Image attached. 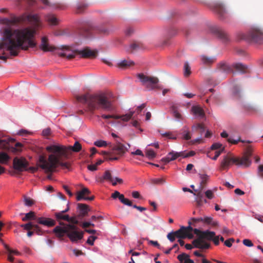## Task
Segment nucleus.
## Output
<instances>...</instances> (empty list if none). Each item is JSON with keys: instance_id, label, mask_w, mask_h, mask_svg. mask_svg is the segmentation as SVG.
Wrapping results in <instances>:
<instances>
[{"instance_id": "c85d7f7f", "label": "nucleus", "mask_w": 263, "mask_h": 263, "mask_svg": "<svg viewBox=\"0 0 263 263\" xmlns=\"http://www.w3.org/2000/svg\"><path fill=\"white\" fill-rule=\"evenodd\" d=\"M192 111L195 115L198 116L201 118H203L204 116L203 110L199 106H193L192 107Z\"/></svg>"}, {"instance_id": "f257e3e1", "label": "nucleus", "mask_w": 263, "mask_h": 263, "mask_svg": "<svg viewBox=\"0 0 263 263\" xmlns=\"http://www.w3.org/2000/svg\"><path fill=\"white\" fill-rule=\"evenodd\" d=\"M40 23L36 14L12 15L10 18H0V24L5 26L2 29L4 41L0 43V50L6 49L11 55L15 57L21 50L35 47V28L40 26Z\"/></svg>"}, {"instance_id": "dca6fc26", "label": "nucleus", "mask_w": 263, "mask_h": 263, "mask_svg": "<svg viewBox=\"0 0 263 263\" xmlns=\"http://www.w3.org/2000/svg\"><path fill=\"white\" fill-rule=\"evenodd\" d=\"M90 194V191L86 187L83 188L81 191L77 193L76 199L78 201L81 200H92L94 196L87 197V195Z\"/></svg>"}, {"instance_id": "20e7f679", "label": "nucleus", "mask_w": 263, "mask_h": 263, "mask_svg": "<svg viewBox=\"0 0 263 263\" xmlns=\"http://www.w3.org/2000/svg\"><path fill=\"white\" fill-rule=\"evenodd\" d=\"M71 170V165H12L9 172L11 175H14L25 171L34 173L40 170L49 174L60 171L66 173Z\"/></svg>"}, {"instance_id": "b1692460", "label": "nucleus", "mask_w": 263, "mask_h": 263, "mask_svg": "<svg viewBox=\"0 0 263 263\" xmlns=\"http://www.w3.org/2000/svg\"><path fill=\"white\" fill-rule=\"evenodd\" d=\"M170 110L171 114L173 115V116L177 119L182 120V116L181 114L180 113L178 107L176 105H172L170 108Z\"/></svg>"}, {"instance_id": "f8f14e48", "label": "nucleus", "mask_w": 263, "mask_h": 263, "mask_svg": "<svg viewBox=\"0 0 263 263\" xmlns=\"http://www.w3.org/2000/svg\"><path fill=\"white\" fill-rule=\"evenodd\" d=\"M241 39L248 40L253 42H259L263 40V32L258 29L252 28L247 35H242Z\"/></svg>"}, {"instance_id": "7ed1b4c3", "label": "nucleus", "mask_w": 263, "mask_h": 263, "mask_svg": "<svg viewBox=\"0 0 263 263\" xmlns=\"http://www.w3.org/2000/svg\"><path fill=\"white\" fill-rule=\"evenodd\" d=\"M76 99L78 102L87 104L90 110L99 108H102L108 111L113 109L110 101L104 93L96 95L86 94L82 96H76Z\"/></svg>"}, {"instance_id": "052dcab7", "label": "nucleus", "mask_w": 263, "mask_h": 263, "mask_svg": "<svg viewBox=\"0 0 263 263\" xmlns=\"http://www.w3.org/2000/svg\"><path fill=\"white\" fill-rule=\"evenodd\" d=\"M167 238L170 240V241L173 242L175 238L176 237V235L175 234V232L170 233L167 235Z\"/></svg>"}, {"instance_id": "e2e57ef3", "label": "nucleus", "mask_w": 263, "mask_h": 263, "mask_svg": "<svg viewBox=\"0 0 263 263\" xmlns=\"http://www.w3.org/2000/svg\"><path fill=\"white\" fill-rule=\"evenodd\" d=\"M211 240H212L215 245H218L219 243V236L214 235Z\"/></svg>"}, {"instance_id": "79ce46f5", "label": "nucleus", "mask_w": 263, "mask_h": 263, "mask_svg": "<svg viewBox=\"0 0 263 263\" xmlns=\"http://www.w3.org/2000/svg\"><path fill=\"white\" fill-rule=\"evenodd\" d=\"M201 61L204 64L209 65L213 63L214 59L210 57L202 55L201 57Z\"/></svg>"}, {"instance_id": "7c9ffc66", "label": "nucleus", "mask_w": 263, "mask_h": 263, "mask_svg": "<svg viewBox=\"0 0 263 263\" xmlns=\"http://www.w3.org/2000/svg\"><path fill=\"white\" fill-rule=\"evenodd\" d=\"M15 141V140L13 142H10L9 143V148L8 149H4L5 150H9V149H11V152H13V153H18V152H21L22 151V147L23 146V145L20 142H16L15 144V146L14 147H10V143H14V142Z\"/></svg>"}, {"instance_id": "864d4df0", "label": "nucleus", "mask_w": 263, "mask_h": 263, "mask_svg": "<svg viewBox=\"0 0 263 263\" xmlns=\"http://www.w3.org/2000/svg\"><path fill=\"white\" fill-rule=\"evenodd\" d=\"M33 231L35 233L39 235H41L43 234V231L40 228V227L37 224H34L33 227Z\"/></svg>"}, {"instance_id": "39448f33", "label": "nucleus", "mask_w": 263, "mask_h": 263, "mask_svg": "<svg viewBox=\"0 0 263 263\" xmlns=\"http://www.w3.org/2000/svg\"><path fill=\"white\" fill-rule=\"evenodd\" d=\"M259 160V157L253 154L252 148L248 146L242 157L239 158L234 156L232 154H228L223 158V162L221 164H250L253 163H257Z\"/></svg>"}, {"instance_id": "a878e982", "label": "nucleus", "mask_w": 263, "mask_h": 263, "mask_svg": "<svg viewBox=\"0 0 263 263\" xmlns=\"http://www.w3.org/2000/svg\"><path fill=\"white\" fill-rule=\"evenodd\" d=\"M46 21L52 25H57L59 24V20L56 16L52 14H49L46 16Z\"/></svg>"}, {"instance_id": "ddd939ff", "label": "nucleus", "mask_w": 263, "mask_h": 263, "mask_svg": "<svg viewBox=\"0 0 263 263\" xmlns=\"http://www.w3.org/2000/svg\"><path fill=\"white\" fill-rule=\"evenodd\" d=\"M84 232L74 224H70L67 236L72 242H78L83 237Z\"/></svg>"}, {"instance_id": "ea45409f", "label": "nucleus", "mask_w": 263, "mask_h": 263, "mask_svg": "<svg viewBox=\"0 0 263 263\" xmlns=\"http://www.w3.org/2000/svg\"><path fill=\"white\" fill-rule=\"evenodd\" d=\"M232 95L235 99L239 100L241 98L240 91L238 86H234L232 89Z\"/></svg>"}, {"instance_id": "a18cd8bd", "label": "nucleus", "mask_w": 263, "mask_h": 263, "mask_svg": "<svg viewBox=\"0 0 263 263\" xmlns=\"http://www.w3.org/2000/svg\"><path fill=\"white\" fill-rule=\"evenodd\" d=\"M32 219H35V214L33 212H30L26 214L25 216L22 218V220L25 221Z\"/></svg>"}, {"instance_id": "603ef678", "label": "nucleus", "mask_w": 263, "mask_h": 263, "mask_svg": "<svg viewBox=\"0 0 263 263\" xmlns=\"http://www.w3.org/2000/svg\"><path fill=\"white\" fill-rule=\"evenodd\" d=\"M24 202L25 205L27 206H30L33 204V200L26 196L24 197Z\"/></svg>"}, {"instance_id": "9b49d317", "label": "nucleus", "mask_w": 263, "mask_h": 263, "mask_svg": "<svg viewBox=\"0 0 263 263\" xmlns=\"http://www.w3.org/2000/svg\"><path fill=\"white\" fill-rule=\"evenodd\" d=\"M195 152L193 151H190L189 152L185 151L181 152H175L172 151L169 153L166 156V157L163 158L162 160L165 163H168L170 161L176 160L177 158H184L193 156L195 155Z\"/></svg>"}, {"instance_id": "72a5a7b5", "label": "nucleus", "mask_w": 263, "mask_h": 263, "mask_svg": "<svg viewBox=\"0 0 263 263\" xmlns=\"http://www.w3.org/2000/svg\"><path fill=\"white\" fill-rule=\"evenodd\" d=\"M218 69L221 72L229 73L232 71L230 66L224 63H220L218 65Z\"/></svg>"}, {"instance_id": "c9c22d12", "label": "nucleus", "mask_w": 263, "mask_h": 263, "mask_svg": "<svg viewBox=\"0 0 263 263\" xmlns=\"http://www.w3.org/2000/svg\"><path fill=\"white\" fill-rule=\"evenodd\" d=\"M192 130L193 131L198 132L199 134L202 135L204 132L205 128L204 124L198 123L192 126Z\"/></svg>"}, {"instance_id": "aec40b11", "label": "nucleus", "mask_w": 263, "mask_h": 263, "mask_svg": "<svg viewBox=\"0 0 263 263\" xmlns=\"http://www.w3.org/2000/svg\"><path fill=\"white\" fill-rule=\"evenodd\" d=\"M68 204H69V202H67V208L65 210H63V211H61L58 213H56L55 214V216L57 219H58V220L63 219V220H66L68 222H73V221H74L73 218L70 217L68 215L64 214V213L67 212L69 210Z\"/></svg>"}, {"instance_id": "13d9d810", "label": "nucleus", "mask_w": 263, "mask_h": 263, "mask_svg": "<svg viewBox=\"0 0 263 263\" xmlns=\"http://www.w3.org/2000/svg\"><path fill=\"white\" fill-rule=\"evenodd\" d=\"M33 225L34 224H33L32 223L29 222L28 223L21 225V227L23 228L24 229L26 230L29 231L31 229H33Z\"/></svg>"}, {"instance_id": "6e6552de", "label": "nucleus", "mask_w": 263, "mask_h": 263, "mask_svg": "<svg viewBox=\"0 0 263 263\" xmlns=\"http://www.w3.org/2000/svg\"><path fill=\"white\" fill-rule=\"evenodd\" d=\"M66 49L64 51L59 53L60 55L62 57H66L67 59L70 60L74 58L75 53L81 55L82 58H94L96 57L98 51L97 50H92L89 48H85L81 50H76L74 52L72 51L70 52L68 48L64 47Z\"/></svg>"}, {"instance_id": "f3484780", "label": "nucleus", "mask_w": 263, "mask_h": 263, "mask_svg": "<svg viewBox=\"0 0 263 263\" xmlns=\"http://www.w3.org/2000/svg\"><path fill=\"white\" fill-rule=\"evenodd\" d=\"M134 112H135L134 111H130L128 114L123 115V116L102 115L101 116V117L104 119H121L122 121L127 122V121H129L130 119H132Z\"/></svg>"}, {"instance_id": "4c0bfd02", "label": "nucleus", "mask_w": 263, "mask_h": 263, "mask_svg": "<svg viewBox=\"0 0 263 263\" xmlns=\"http://www.w3.org/2000/svg\"><path fill=\"white\" fill-rule=\"evenodd\" d=\"M156 156V153L151 149H146L145 151L144 158L152 160Z\"/></svg>"}, {"instance_id": "a19ab883", "label": "nucleus", "mask_w": 263, "mask_h": 263, "mask_svg": "<svg viewBox=\"0 0 263 263\" xmlns=\"http://www.w3.org/2000/svg\"><path fill=\"white\" fill-rule=\"evenodd\" d=\"M143 48V45L141 43L134 42L132 43L130 46V51L131 52L137 51Z\"/></svg>"}, {"instance_id": "69168bd1", "label": "nucleus", "mask_w": 263, "mask_h": 263, "mask_svg": "<svg viewBox=\"0 0 263 263\" xmlns=\"http://www.w3.org/2000/svg\"><path fill=\"white\" fill-rule=\"evenodd\" d=\"M234 241V240L233 238L229 239L224 241V245L228 247H231Z\"/></svg>"}, {"instance_id": "0e129e2a", "label": "nucleus", "mask_w": 263, "mask_h": 263, "mask_svg": "<svg viewBox=\"0 0 263 263\" xmlns=\"http://www.w3.org/2000/svg\"><path fill=\"white\" fill-rule=\"evenodd\" d=\"M205 196L209 199H212L214 197L213 192L212 191L209 190L205 193Z\"/></svg>"}, {"instance_id": "c756f323", "label": "nucleus", "mask_w": 263, "mask_h": 263, "mask_svg": "<svg viewBox=\"0 0 263 263\" xmlns=\"http://www.w3.org/2000/svg\"><path fill=\"white\" fill-rule=\"evenodd\" d=\"M177 258L180 261L184 262V263H194V261L190 258L189 255L185 253L179 255Z\"/></svg>"}, {"instance_id": "6e6d98bb", "label": "nucleus", "mask_w": 263, "mask_h": 263, "mask_svg": "<svg viewBox=\"0 0 263 263\" xmlns=\"http://www.w3.org/2000/svg\"><path fill=\"white\" fill-rule=\"evenodd\" d=\"M185 173L194 174L196 173V170L194 168V165H186Z\"/></svg>"}, {"instance_id": "4d7b16f0", "label": "nucleus", "mask_w": 263, "mask_h": 263, "mask_svg": "<svg viewBox=\"0 0 263 263\" xmlns=\"http://www.w3.org/2000/svg\"><path fill=\"white\" fill-rule=\"evenodd\" d=\"M199 175L200 176V178L201 180V183L204 184L206 183V182L209 180V176H208L206 174H199Z\"/></svg>"}, {"instance_id": "0eeeda50", "label": "nucleus", "mask_w": 263, "mask_h": 263, "mask_svg": "<svg viewBox=\"0 0 263 263\" xmlns=\"http://www.w3.org/2000/svg\"><path fill=\"white\" fill-rule=\"evenodd\" d=\"M109 145L112 152L110 153L103 152L104 159L98 160L94 164H101L104 162V160L107 162H113L118 160L127 151L126 147L122 143H118L114 146L110 144Z\"/></svg>"}, {"instance_id": "423d86ee", "label": "nucleus", "mask_w": 263, "mask_h": 263, "mask_svg": "<svg viewBox=\"0 0 263 263\" xmlns=\"http://www.w3.org/2000/svg\"><path fill=\"white\" fill-rule=\"evenodd\" d=\"M196 238L192 241L194 248L200 249H207L210 247L209 241L215 235V232L209 230L202 231L197 229L193 230Z\"/></svg>"}, {"instance_id": "473e14b6", "label": "nucleus", "mask_w": 263, "mask_h": 263, "mask_svg": "<svg viewBox=\"0 0 263 263\" xmlns=\"http://www.w3.org/2000/svg\"><path fill=\"white\" fill-rule=\"evenodd\" d=\"M89 6L88 4L85 3H79L77 5L76 13H83Z\"/></svg>"}, {"instance_id": "680f3d73", "label": "nucleus", "mask_w": 263, "mask_h": 263, "mask_svg": "<svg viewBox=\"0 0 263 263\" xmlns=\"http://www.w3.org/2000/svg\"><path fill=\"white\" fill-rule=\"evenodd\" d=\"M243 243L245 246L248 247H251L253 246V243L252 242L248 239H245L243 240Z\"/></svg>"}, {"instance_id": "37998d69", "label": "nucleus", "mask_w": 263, "mask_h": 263, "mask_svg": "<svg viewBox=\"0 0 263 263\" xmlns=\"http://www.w3.org/2000/svg\"><path fill=\"white\" fill-rule=\"evenodd\" d=\"M10 159L9 155L5 152H0V163L7 162Z\"/></svg>"}, {"instance_id": "9d476101", "label": "nucleus", "mask_w": 263, "mask_h": 263, "mask_svg": "<svg viewBox=\"0 0 263 263\" xmlns=\"http://www.w3.org/2000/svg\"><path fill=\"white\" fill-rule=\"evenodd\" d=\"M138 77L143 84L146 85L148 89H161V87L158 85L159 80L157 78L146 76L143 73L139 74Z\"/></svg>"}, {"instance_id": "8fccbe9b", "label": "nucleus", "mask_w": 263, "mask_h": 263, "mask_svg": "<svg viewBox=\"0 0 263 263\" xmlns=\"http://www.w3.org/2000/svg\"><path fill=\"white\" fill-rule=\"evenodd\" d=\"M191 74V68L188 63H185L184 65V74L187 77Z\"/></svg>"}, {"instance_id": "cd10ccee", "label": "nucleus", "mask_w": 263, "mask_h": 263, "mask_svg": "<svg viewBox=\"0 0 263 263\" xmlns=\"http://www.w3.org/2000/svg\"><path fill=\"white\" fill-rule=\"evenodd\" d=\"M234 68L240 73H247L248 71L247 67L241 63H236L233 65Z\"/></svg>"}, {"instance_id": "2eb2a0df", "label": "nucleus", "mask_w": 263, "mask_h": 263, "mask_svg": "<svg viewBox=\"0 0 263 263\" xmlns=\"http://www.w3.org/2000/svg\"><path fill=\"white\" fill-rule=\"evenodd\" d=\"M70 224H65L60 222L59 226H56L53 229V232L58 237H62L65 235H68Z\"/></svg>"}, {"instance_id": "c03bdc74", "label": "nucleus", "mask_w": 263, "mask_h": 263, "mask_svg": "<svg viewBox=\"0 0 263 263\" xmlns=\"http://www.w3.org/2000/svg\"><path fill=\"white\" fill-rule=\"evenodd\" d=\"M4 246L9 254H11V255L14 254L17 256H20L21 254V253L16 250L11 249L7 245L4 243Z\"/></svg>"}, {"instance_id": "bb28decb", "label": "nucleus", "mask_w": 263, "mask_h": 263, "mask_svg": "<svg viewBox=\"0 0 263 263\" xmlns=\"http://www.w3.org/2000/svg\"><path fill=\"white\" fill-rule=\"evenodd\" d=\"M201 222L211 226H216L218 225V222L213 219L212 217L204 216L203 219H201Z\"/></svg>"}, {"instance_id": "f03ea898", "label": "nucleus", "mask_w": 263, "mask_h": 263, "mask_svg": "<svg viewBox=\"0 0 263 263\" xmlns=\"http://www.w3.org/2000/svg\"><path fill=\"white\" fill-rule=\"evenodd\" d=\"M81 149L82 145L78 141H76L73 146L51 144L46 147V150L49 153L50 164H68L66 161L70 158L72 153L79 152Z\"/></svg>"}, {"instance_id": "bf43d9fd", "label": "nucleus", "mask_w": 263, "mask_h": 263, "mask_svg": "<svg viewBox=\"0 0 263 263\" xmlns=\"http://www.w3.org/2000/svg\"><path fill=\"white\" fill-rule=\"evenodd\" d=\"M97 238V237L96 236H90L87 240V243L90 246H93L94 245V241Z\"/></svg>"}, {"instance_id": "412c9836", "label": "nucleus", "mask_w": 263, "mask_h": 263, "mask_svg": "<svg viewBox=\"0 0 263 263\" xmlns=\"http://www.w3.org/2000/svg\"><path fill=\"white\" fill-rule=\"evenodd\" d=\"M211 150L214 151V156L212 158L213 160H216L220 154L224 151V147L219 143H215L211 146Z\"/></svg>"}, {"instance_id": "49530a36", "label": "nucleus", "mask_w": 263, "mask_h": 263, "mask_svg": "<svg viewBox=\"0 0 263 263\" xmlns=\"http://www.w3.org/2000/svg\"><path fill=\"white\" fill-rule=\"evenodd\" d=\"M94 145L96 146L101 147H105L108 145V144L106 141L100 140L96 141L94 142Z\"/></svg>"}, {"instance_id": "f704fd0d", "label": "nucleus", "mask_w": 263, "mask_h": 263, "mask_svg": "<svg viewBox=\"0 0 263 263\" xmlns=\"http://www.w3.org/2000/svg\"><path fill=\"white\" fill-rule=\"evenodd\" d=\"M134 65V63L133 61L124 60L120 61L118 64V66L121 68H127Z\"/></svg>"}, {"instance_id": "3c124183", "label": "nucleus", "mask_w": 263, "mask_h": 263, "mask_svg": "<svg viewBox=\"0 0 263 263\" xmlns=\"http://www.w3.org/2000/svg\"><path fill=\"white\" fill-rule=\"evenodd\" d=\"M110 182L111 183L112 185L115 186L118 183L122 184L123 183V180L121 178L115 177L114 178H112Z\"/></svg>"}, {"instance_id": "1a4fd4ad", "label": "nucleus", "mask_w": 263, "mask_h": 263, "mask_svg": "<svg viewBox=\"0 0 263 263\" xmlns=\"http://www.w3.org/2000/svg\"><path fill=\"white\" fill-rule=\"evenodd\" d=\"M113 29H109L103 25L93 27L92 26L88 24L81 28L80 30V33L84 37H88L92 32H96L103 34H108Z\"/></svg>"}, {"instance_id": "774afa93", "label": "nucleus", "mask_w": 263, "mask_h": 263, "mask_svg": "<svg viewBox=\"0 0 263 263\" xmlns=\"http://www.w3.org/2000/svg\"><path fill=\"white\" fill-rule=\"evenodd\" d=\"M132 155H136L142 156L143 158H144V154L143 152L139 149H137L135 152L132 153Z\"/></svg>"}, {"instance_id": "5fc2aeb1", "label": "nucleus", "mask_w": 263, "mask_h": 263, "mask_svg": "<svg viewBox=\"0 0 263 263\" xmlns=\"http://www.w3.org/2000/svg\"><path fill=\"white\" fill-rule=\"evenodd\" d=\"M24 159H20L17 158H15L13 160V164H28V163L24 161Z\"/></svg>"}, {"instance_id": "338daca9", "label": "nucleus", "mask_w": 263, "mask_h": 263, "mask_svg": "<svg viewBox=\"0 0 263 263\" xmlns=\"http://www.w3.org/2000/svg\"><path fill=\"white\" fill-rule=\"evenodd\" d=\"M123 196V194H121L118 191H116L113 194H112L111 197L114 199L118 198L120 200V196Z\"/></svg>"}, {"instance_id": "58836bf2", "label": "nucleus", "mask_w": 263, "mask_h": 263, "mask_svg": "<svg viewBox=\"0 0 263 263\" xmlns=\"http://www.w3.org/2000/svg\"><path fill=\"white\" fill-rule=\"evenodd\" d=\"M78 209L79 210L80 214L82 215L86 214L88 211V206L85 204L79 203L78 204Z\"/></svg>"}, {"instance_id": "5701e85b", "label": "nucleus", "mask_w": 263, "mask_h": 263, "mask_svg": "<svg viewBox=\"0 0 263 263\" xmlns=\"http://www.w3.org/2000/svg\"><path fill=\"white\" fill-rule=\"evenodd\" d=\"M37 222L47 227H52L55 224V221L53 220L45 217L38 218Z\"/></svg>"}, {"instance_id": "2f4dec72", "label": "nucleus", "mask_w": 263, "mask_h": 263, "mask_svg": "<svg viewBox=\"0 0 263 263\" xmlns=\"http://www.w3.org/2000/svg\"><path fill=\"white\" fill-rule=\"evenodd\" d=\"M181 134L182 135L183 138L186 140H189L191 139V136L190 132L189 131V127L186 126L183 127V128L181 130Z\"/></svg>"}, {"instance_id": "a211bd4d", "label": "nucleus", "mask_w": 263, "mask_h": 263, "mask_svg": "<svg viewBox=\"0 0 263 263\" xmlns=\"http://www.w3.org/2000/svg\"><path fill=\"white\" fill-rule=\"evenodd\" d=\"M213 7L214 11L219 15L221 19H223L226 17L227 10L221 3L216 2L213 5Z\"/></svg>"}, {"instance_id": "09e8293b", "label": "nucleus", "mask_w": 263, "mask_h": 263, "mask_svg": "<svg viewBox=\"0 0 263 263\" xmlns=\"http://www.w3.org/2000/svg\"><path fill=\"white\" fill-rule=\"evenodd\" d=\"M40 162L42 163V164H50L51 163L49 160V157H48V163L47 162V158L44 155H40L39 158Z\"/></svg>"}, {"instance_id": "4468645a", "label": "nucleus", "mask_w": 263, "mask_h": 263, "mask_svg": "<svg viewBox=\"0 0 263 263\" xmlns=\"http://www.w3.org/2000/svg\"><path fill=\"white\" fill-rule=\"evenodd\" d=\"M192 231L193 228L190 226L187 227H181L179 230L175 232V234L177 238L192 239L193 237L192 233Z\"/></svg>"}, {"instance_id": "393cba45", "label": "nucleus", "mask_w": 263, "mask_h": 263, "mask_svg": "<svg viewBox=\"0 0 263 263\" xmlns=\"http://www.w3.org/2000/svg\"><path fill=\"white\" fill-rule=\"evenodd\" d=\"M15 139L11 138H7L4 139H0V148L1 149H8L9 148V143L10 142H13Z\"/></svg>"}, {"instance_id": "de8ad7c7", "label": "nucleus", "mask_w": 263, "mask_h": 263, "mask_svg": "<svg viewBox=\"0 0 263 263\" xmlns=\"http://www.w3.org/2000/svg\"><path fill=\"white\" fill-rule=\"evenodd\" d=\"M120 201L125 205L128 206H132V202L129 201L127 198H125L124 197V195H123V196H120Z\"/></svg>"}, {"instance_id": "6ab92c4d", "label": "nucleus", "mask_w": 263, "mask_h": 263, "mask_svg": "<svg viewBox=\"0 0 263 263\" xmlns=\"http://www.w3.org/2000/svg\"><path fill=\"white\" fill-rule=\"evenodd\" d=\"M40 48L44 52L52 51L56 49L54 46H51L48 43V40L46 36H43L41 39Z\"/></svg>"}, {"instance_id": "e433bc0d", "label": "nucleus", "mask_w": 263, "mask_h": 263, "mask_svg": "<svg viewBox=\"0 0 263 263\" xmlns=\"http://www.w3.org/2000/svg\"><path fill=\"white\" fill-rule=\"evenodd\" d=\"M111 174L110 171L106 170L104 175L99 178V180L101 182H103L104 180H108L110 181L112 179Z\"/></svg>"}, {"instance_id": "4be33fe9", "label": "nucleus", "mask_w": 263, "mask_h": 263, "mask_svg": "<svg viewBox=\"0 0 263 263\" xmlns=\"http://www.w3.org/2000/svg\"><path fill=\"white\" fill-rule=\"evenodd\" d=\"M214 32L217 36L222 40L223 42H227L229 40V36L227 33L221 28H216Z\"/></svg>"}]
</instances>
